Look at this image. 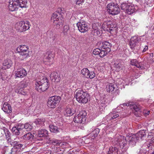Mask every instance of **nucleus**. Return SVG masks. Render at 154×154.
I'll return each mask as SVG.
<instances>
[{"instance_id":"obj_1","label":"nucleus","mask_w":154,"mask_h":154,"mask_svg":"<svg viewBox=\"0 0 154 154\" xmlns=\"http://www.w3.org/2000/svg\"><path fill=\"white\" fill-rule=\"evenodd\" d=\"M64 12V10L61 8H59L57 11L52 14L51 20L57 29H59L60 26L63 25V20H62V18Z\"/></svg>"},{"instance_id":"obj_2","label":"nucleus","mask_w":154,"mask_h":154,"mask_svg":"<svg viewBox=\"0 0 154 154\" xmlns=\"http://www.w3.org/2000/svg\"><path fill=\"white\" fill-rule=\"evenodd\" d=\"M75 95L76 100L79 103L85 104L90 100V96L88 93L82 89L76 90Z\"/></svg>"},{"instance_id":"obj_3","label":"nucleus","mask_w":154,"mask_h":154,"mask_svg":"<svg viewBox=\"0 0 154 154\" xmlns=\"http://www.w3.org/2000/svg\"><path fill=\"white\" fill-rule=\"evenodd\" d=\"M116 2H111L107 4L106 6L107 10L109 13L112 15H117L120 13V9L118 5L119 0H116Z\"/></svg>"},{"instance_id":"obj_4","label":"nucleus","mask_w":154,"mask_h":154,"mask_svg":"<svg viewBox=\"0 0 154 154\" xmlns=\"http://www.w3.org/2000/svg\"><path fill=\"white\" fill-rule=\"evenodd\" d=\"M48 82L47 78H45L40 81L36 82L35 83V89L39 92L45 91L48 88Z\"/></svg>"},{"instance_id":"obj_5","label":"nucleus","mask_w":154,"mask_h":154,"mask_svg":"<svg viewBox=\"0 0 154 154\" xmlns=\"http://www.w3.org/2000/svg\"><path fill=\"white\" fill-rule=\"evenodd\" d=\"M29 22L27 20L22 21L17 23L15 28L20 32H22L30 28Z\"/></svg>"},{"instance_id":"obj_6","label":"nucleus","mask_w":154,"mask_h":154,"mask_svg":"<svg viewBox=\"0 0 154 154\" xmlns=\"http://www.w3.org/2000/svg\"><path fill=\"white\" fill-rule=\"evenodd\" d=\"M86 116V111L84 110H81L77 116L74 117L73 121L75 123L84 124L85 123L87 118Z\"/></svg>"},{"instance_id":"obj_7","label":"nucleus","mask_w":154,"mask_h":154,"mask_svg":"<svg viewBox=\"0 0 154 154\" xmlns=\"http://www.w3.org/2000/svg\"><path fill=\"white\" fill-rule=\"evenodd\" d=\"M61 100V97L58 96H54L50 97L47 102L48 106L51 108H54L59 103Z\"/></svg>"},{"instance_id":"obj_8","label":"nucleus","mask_w":154,"mask_h":154,"mask_svg":"<svg viewBox=\"0 0 154 154\" xmlns=\"http://www.w3.org/2000/svg\"><path fill=\"white\" fill-rule=\"evenodd\" d=\"M78 29L81 33H85L87 32L89 29L87 23L83 20H80L76 24Z\"/></svg>"},{"instance_id":"obj_9","label":"nucleus","mask_w":154,"mask_h":154,"mask_svg":"<svg viewBox=\"0 0 154 154\" xmlns=\"http://www.w3.org/2000/svg\"><path fill=\"white\" fill-rule=\"evenodd\" d=\"M111 44L107 41L103 42L100 43V48L106 56L111 51Z\"/></svg>"},{"instance_id":"obj_10","label":"nucleus","mask_w":154,"mask_h":154,"mask_svg":"<svg viewBox=\"0 0 154 154\" xmlns=\"http://www.w3.org/2000/svg\"><path fill=\"white\" fill-rule=\"evenodd\" d=\"M116 25L114 23L111 21H105L102 25V27L105 31L111 32L112 31L113 29L116 27Z\"/></svg>"},{"instance_id":"obj_11","label":"nucleus","mask_w":154,"mask_h":154,"mask_svg":"<svg viewBox=\"0 0 154 154\" xmlns=\"http://www.w3.org/2000/svg\"><path fill=\"white\" fill-rule=\"evenodd\" d=\"M121 105L125 106H129L130 108L132 109L135 115H137V112H139L140 110V108L139 106L134 102H130L124 103Z\"/></svg>"},{"instance_id":"obj_12","label":"nucleus","mask_w":154,"mask_h":154,"mask_svg":"<svg viewBox=\"0 0 154 154\" xmlns=\"http://www.w3.org/2000/svg\"><path fill=\"white\" fill-rule=\"evenodd\" d=\"M141 41V38L140 37L135 36L132 37L129 42V45L131 48L133 49L135 48L136 45L139 43Z\"/></svg>"},{"instance_id":"obj_13","label":"nucleus","mask_w":154,"mask_h":154,"mask_svg":"<svg viewBox=\"0 0 154 154\" xmlns=\"http://www.w3.org/2000/svg\"><path fill=\"white\" fill-rule=\"evenodd\" d=\"M37 136L40 137H44L47 139H50L48 135V131L45 129H41L39 130Z\"/></svg>"},{"instance_id":"obj_14","label":"nucleus","mask_w":154,"mask_h":154,"mask_svg":"<svg viewBox=\"0 0 154 154\" xmlns=\"http://www.w3.org/2000/svg\"><path fill=\"white\" fill-rule=\"evenodd\" d=\"M27 74L26 71L24 69H18L17 71L16 72L15 75L17 77L23 78Z\"/></svg>"},{"instance_id":"obj_15","label":"nucleus","mask_w":154,"mask_h":154,"mask_svg":"<svg viewBox=\"0 0 154 154\" xmlns=\"http://www.w3.org/2000/svg\"><path fill=\"white\" fill-rule=\"evenodd\" d=\"M34 135L30 132H28L24 135L21 138L23 140L29 141H32L34 139Z\"/></svg>"},{"instance_id":"obj_16","label":"nucleus","mask_w":154,"mask_h":154,"mask_svg":"<svg viewBox=\"0 0 154 154\" xmlns=\"http://www.w3.org/2000/svg\"><path fill=\"white\" fill-rule=\"evenodd\" d=\"M23 145L21 144H16L13 146V148L10 149L8 153L11 154H16L17 151V149H19L23 147Z\"/></svg>"},{"instance_id":"obj_17","label":"nucleus","mask_w":154,"mask_h":154,"mask_svg":"<svg viewBox=\"0 0 154 154\" xmlns=\"http://www.w3.org/2000/svg\"><path fill=\"white\" fill-rule=\"evenodd\" d=\"M2 109L5 112L8 113L11 112V105L7 102H5L4 103Z\"/></svg>"},{"instance_id":"obj_18","label":"nucleus","mask_w":154,"mask_h":154,"mask_svg":"<svg viewBox=\"0 0 154 154\" xmlns=\"http://www.w3.org/2000/svg\"><path fill=\"white\" fill-rule=\"evenodd\" d=\"M127 137L128 140V141L129 142V143L132 145H135L137 140H138L137 137L136 136V134L130 136L129 137L127 136Z\"/></svg>"},{"instance_id":"obj_19","label":"nucleus","mask_w":154,"mask_h":154,"mask_svg":"<svg viewBox=\"0 0 154 154\" xmlns=\"http://www.w3.org/2000/svg\"><path fill=\"white\" fill-rule=\"evenodd\" d=\"M2 134H5L7 142L9 143V140H11V134L10 133L9 131L6 128H4L2 130Z\"/></svg>"},{"instance_id":"obj_20","label":"nucleus","mask_w":154,"mask_h":154,"mask_svg":"<svg viewBox=\"0 0 154 154\" xmlns=\"http://www.w3.org/2000/svg\"><path fill=\"white\" fill-rule=\"evenodd\" d=\"M75 112V109L67 107L64 112V115L66 116H69L72 115Z\"/></svg>"},{"instance_id":"obj_21","label":"nucleus","mask_w":154,"mask_h":154,"mask_svg":"<svg viewBox=\"0 0 154 154\" xmlns=\"http://www.w3.org/2000/svg\"><path fill=\"white\" fill-rule=\"evenodd\" d=\"M12 63L10 60H5L3 63V66L2 67V69H5L10 68L12 65Z\"/></svg>"},{"instance_id":"obj_22","label":"nucleus","mask_w":154,"mask_h":154,"mask_svg":"<svg viewBox=\"0 0 154 154\" xmlns=\"http://www.w3.org/2000/svg\"><path fill=\"white\" fill-rule=\"evenodd\" d=\"M50 77L52 79H54L55 82H57L60 81L61 78L58 73L54 72L50 75Z\"/></svg>"},{"instance_id":"obj_23","label":"nucleus","mask_w":154,"mask_h":154,"mask_svg":"<svg viewBox=\"0 0 154 154\" xmlns=\"http://www.w3.org/2000/svg\"><path fill=\"white\" fill-rule=\"evenodd\" d=\"M136 136L137 137L138 140L139 139L142 140H143L146 136L145 131L144 130H141L138 132L136 134Z\"/></svg>"},{"instance_id":"obj_24","label":"nucleus","mask_w":154,"mask_h":154,"mask_svg":"<svg viewBox=\"0 0 154 154\" xmlns=\"http://www.w3.org/2000/svg\"><path fill=\"white\" fill-rule=\"evenodd\" d=\"M135 9L134 5L133 4L130 3L125 13H127L128 14L131 15L135 12Z\"/></svg>"},{"instance_id":"obj_25","label":"nucleus","mask_w":154,"mask_h":154,"mask_svg":"<svg viewBox=\"0 0 154 154\" xmlns=\"http://www.w3.org/2000/svg\"><path fill=\"white\" fill-rule=\"evenodd\" d=\"M93 54L95 55H99L101 57H103L105 56L101 49L99 48H97L94 49L93 52Z\"/></svg>"},{"instance_id":"obj_26","label":"nucleus","mask_w":154,"mask_h":154,"mask_svg":"<svg viewBox=\"0 0 154 154\" xmlns=\"http://www.w3.org/2000/svg\"><path fill=\"white\" fill-rule=\"evenodd\" d=\"M54 57V55L51 52L48 51L46 53L44 58L47 61L49 62H51V60H53Z\"/></svg>"},{"instance_id":"obj_27","label":"nucleus","mask_w":154,"mask_h":154,"mask_svg":"<svg viewBox=\"0 0 154 154\" xmlns=\"http://www.w3.org/2000/svg\"><path fill=\"white\" fill-rule=\"evenodd\" d=\"M118 141L120 147L122 148L126 145L127 141L126 140V139L124 136H122L121 139L118 140Z\"/></svg>"},{"instance_id":"obj_28","label":"nucleus","mask_w":154,"mask_h":154,"mask_svg":"<svg viewBox=\"0 0 154 154\" xmlns=\"http://www.w3.org/2000/svg\"><path fill=\"white\" fill-rule=\"evenodd\" d=\"M19 7L21 8H26L27 3V0H16Z\"/></svg>"},{"instance_id":"obj_29","label":"nucleus","mask_w":154,"mask_h":154,"mask_svg":"<svg viewBox=\"0 0 154 154\" xmlns=\"http://www.w3.org/2000/svg\"><path fill=\"white\" fill-rule=\"evenodd\" d=\"M130 3L127 2H122L120 6L121 9L125 12Z\"/></svg>"},{"instance_id":"obj_30","label":"nucleus","mask_w":154,"mask_h":154,"mask_svg":"<svg viewBox=\"0 0 154 154\" xmlns=\"http://www.w3.org/2000/svg\"><path fill=\"white\" fill-rule=\"evenodd\" d=\"M119 149L115 147L111 146L109 148V151L107 154H118Z\"/></svg>"},{"instance_id":"obj_31","label":"nucleus","mask_w":154,"mask_h":154,"mask_svg":"<svg viewBox=\"0 0 154 154\" xmlns=\"http://www.w3.org/2000/svg\"><path fill=\"white\" fill-rule=\"evenodd\" d=\"M119 116V115L118 114L115 113L113 111L110 112L107 116V118L109 119V120H112L115 119Z\"/></svg>"},{"instance_id":"obj_32","label":"nucleus","mask_w":154,"mask_h":154,"mask_svg":"<svg viewBox=\"0 0 154 154\" xmlns=\"http://www.w3.org/2000/svg\"><path fill=\"white\" fill-rule=\"evenodd\" d=\"M28 46L25 45H20L17 48V51L18 52H22L28 51Z\"/></svg>"},{"instance_id":"obj_33","label":"nucleus","mask_w":154,"mask_h":154,"mask_svg":"<svg viewBox=\"0 0 154 154\" xmlns=\"http://www.w3.org/2000/svg\"><path fill=\"white\" fill-rule=\"evenodd\" d=\"M62 32L64 35H67L68 34L70 33L69 27V25H66L63 26Z\"/></svg>"},{"instance_id":"obj_34","label":"nucleus","mask_w":154,"mask_h":154,"mask_svg":"<svg viewBox=\"0 0 154 154\" xmlns=\"http://www.w3.org/2000/svg\"><path fill=\"white\" fill-rule=\"evenodd\" d=\"M122 62L121 60H116L115 61L114 64L115 67L117 69H120L122 67Z\"/></svg>"},{"instance_id":"obj_35","label":"nucleus","mask_w":154,"mask_h":154,"mask_svg":"<svg viewBox=\"0 0 154 154\" xmlns=\"http://www.w3.org/2000/svg\"><path fill=\"white\" fill-rule=\"evenodd\" d=\"M50 131L52 132L57 133L59 132L58 127L53 125H50L49 126Z\"/></svg>"},{"instance_id":"obj_36","label":"nucleus","mask_w":154,"mask_h":154,"mask_svg":"<svg viewBox=\"0 0 154 154\" xmlns=\"http://www.w3.org/2000/svg\"><path fill=\"white\" fill-rule=\"evenodd\" d=\"M116 86V84H110L107 85L106 87L107 91H108L109 92L113 91L115 89Z\"/></svg>"},{"instance_id":"obj_37","label":"nucleus","mask_w":154,"mask_h":154,"mask_svg":"<svg viewBox=\"0 0 154 154\" xmlns=\"http://www.w3.org/2000/svg\"><path fill=\"white\" fill-rule=\"evenodd\" d=\"M100 132V129L99 128H97L94 129L92 131V133L91 134V136L93 138H95L97 136Z\"/></svg>"},{"instance_id":"obj_38","label":"nucleus","mask_w":154,"mask_h":154,"mask_svg":"<svg viewBox=\"0 0 154 154\" xmlns=\"http://www.w3.org/2000/svg\"><path fill=\"white\" fill-rule=\"evenodd\" d=\"M45 121L44 119H38L35 121V123L37 125L42 126L44 125V123Z\"/></svg>"},{"instance_id":"obj_39","label":"nucleus","mask_w":154,"mask_h":154,"mask_svg":"<svg viewBox=\"0 0 154 154\" xmlns=\"http://www.w3.org/2000/svg\"><path fill=\"white\" fill-rule=\"evenodd\" d=\"M23 84H22L21 86V88H19L18 89H17L16 91V92H17V93H19L21 94L22 95H25L26 94V93L25 92L22 91L23 90V88H22V87H26V86L25 85L23 86Z\"/></svg>"},{"instance_id":"obj_40","label":"nucleus","mask_w":154,"mask_h":154,"mask_svg":"<svg viewBox=\"0 0 154 154\" xmlns=\"http://www.w3.org/2000/svg\"><path fill=\"white\" fill-rule=\"evenodd\" d=\"M19 52L20 53V57H21L22 59H25L29 56L28 51H26V52Z\"/></svg>"},{"instance_id":"obj_41","label":"nucleus","mask_w":154,"mask_h":154,"mask_svg":"<svg viewBox=\"0 0 154 154\" xmlns=\"http://www.w3.org/2000/svg\"><path fill=\"white\" fill-rule=\"evenodd\" d=\"M24 128L27 131H30L32 129V126L30 123H26L24 125Z\"/></svg>"},{"instance_id":"obj_42","label":"nucleus","mask_w":154,"mask_h":154,"mask_svg":"<svg viewBox=\"0 0 154 154\" xmlns=\"http://www.w3.org/2000/svg\"><path fill=\"white\" fill-rule=\"evenodd\" d=\"M11 131L13 134L16 135H18L20 134V130L18 129L16 126L13 127L11 129Z\"/></svg>"},{"instance_id":"obj_43","label":"nucleus","mask_w":154,"mask_h":154,"mask_svg":"<svg viewBox=\"0 0 154 154\" xmlns=\"http://www.w3.org/2000/svg\"><path fill=\"white\" fill-rule=\"evenodd\" d=\"M89 70L87 68H84L81 71L82 74L86 77L88 76Z\"/></svg>"},{"instance_id":"obj_44","label":"nucleus","mask_w":154,"mask_h":154,"mask_svg":"<svg viewBox=\"0 0 154 154\" xmlns=\"http://www.w3.org/2000/svg\"><path fill=\"white\" fill-rule=\"evenodd\" d=\"M147 144V147L151 149L152 148V146H154V137H152L150 140L149 143H146Z\"/></svg>"},{"instance_id":"obj_45","label":"nucleus","mask_w":154,"mask_h":154,"mask_svg":"<svg viewBox=\"0 0 154 154\" xmlns=\"http://www.w3.org/2000/svg\"><path fill=\"white\" fill-rule=\"evenodd\" d=\"M88 73V76L86 78L92 79L94 77L95 74L94 71L90 72L89 71Z\"/></svg>"},{"instance_id":"obj_46","label":"nucleus","mask_w":154,"mask_h":154,"mask_svg":"<svg viewBox=\"0 0 154 154\" xmlns=\"http://www.w3.org/2000/svg\"><path fill=\"white\" fill-rule=\"evenodd\" d=\"M91 33L95 36H97L98 35V33H99V31L97 28L94 29L93 28Z\"/></svg>"},{"instance_id":"obj_47","label":"nucleus","mask_w":154,"mask_h":154,"mask_svg":"<svg viewBox=\"0 0 154 154\" xmlns=\"http://www.w3.org/2000/svg\"><path fill=\"white\" fill-rule=\"evenodd\" d=\"M130 64L133 66H136L137 64L138 63L137 60L136 59L131 60L130 61Z\"/></svg>"},{"instance_id":"obj_48","label":"nucleus","mask_w":154,"mask_h":154,"mask_svg":"<svg viewBox=\"0 0 154 154\" xmlns=\"http://www.w3.org/2000/svg\"><path fill=\"white\" fill-rule=\"evenodd\" d=\"M17 128H18V130H20V131L22 130V129L24 128V125L20 123L16 126Z\"/></svg>"},{"instance_id":"obj_49","label":"nucleus","mask_w":154,"mask_h":154,"mask_svg":"<svg viewBox=\"0 0 154 154\" xmlns=\"http://www.w3.org/2000/svg\"><path fill=\"white\" fill-rule=\"evenodd\" d=\"M8 143L10 144L12 146H14L17 144L18 143L17 141H14V140H11V139L10 140H9V143Z\"/></svg>"},{"instance_id":"obj_50","label":"nucleus","mask_w":154,"mask_h":154,"mask_svg":"<svg viewBox=\"0 0 154 154\" xmlns=\"http://www.w3.org/2000/svg\"><path fill=\"white\" fill-rule=\"evenodd\" d=\"M136 66L140 69H144V67L143 66L140 65L138 63L137 64Z\"/></svg>"},{"instance_id":"obj_51","label":"nucleus","mask_w":154,"mask_h":154,"mask_svg":"<svg viewBox=\"0 0 154 154\" xmlns=\"http://www.w3.org/2000/svg\"><path fill=\"white\" fill-rule=\"evenodd\" d=\"M85 0H76L75 2H76V4L79 5L82 3L84 2Z\"/></svg>"},{"instance_id":"obj_52","label":"nucleus","mask_w":154,"mask_h":154,"mask_svg":"<svg viewBox=\"0 0 154 154\" xmlns=\"http://www.w3.org/2000/svg\"><path fill=\"white\" fill-rule=\"evenodd\" d=\"M146 151L143 149H141L140 151V154H145Z\"/></svg>"},{"instance_id":"obj_53","label":"nucleus","mask_w":154,"mask_h":154,"mask_svg":"<svg viewBox=\"0 0 154 154\" xmlns=\"http://www.w3.org/2000/svg\"><path fill=\"white\" fill-rule=\"evenodd\" d=\"M148 49V47L147 46H145V48L143 49V52H144L147 51Z\"/></svg>"},{"instance_id":"obj_54","label":"nucleus","mask_w":154,"mask_h":154,"mask_svg":"<svg viewBox=\"0 0 154 154\" xmlns=\"http://www.w3.org/2000/svg\"><path fill=\"white\" fill-rule=\"evenodd\" d=\"M140 75L139 73H136L135 75V77L136 78H137L140 76Z\"/></svg>"},{"instance_id":"obj_55","label":"nucleus","mask_w":154,"mask_h":154,"mask_svg":"<svg viewBox=\"0 0 154 154\" xmlns=\"http://www.w3.org/2000/svg\"><path fill=\"white\" fill-rule=\"evenodd\" d=\"M140 46L137 45V46H136V47L135 49H137V50H139L140 49Z\"/></svg>"},{"instance_id":"obj_56","label":"nucleus","mask_w":154,"mask_h":154,"mask_svg":"<svg viewBox=\"0 0 154 154\" xmlns=\"http://www.w3.org/2000/svg\"><path fill=\"white\" fill-rule=\"evenodd\" d=\"M145 2L147 4H150V2L148 1V0H144Z\"/></svg>"},{"instance_id":"obj_57","label":"nucleus","mask_w":154,"mask_h":154,"mask_svg":"<svg viewBox=\"0 0 154 154\" xmlns=\"http://www.w3.org/2000/svg\"><path fill=\"white\" fill-rule=\"evenodd\" d=\"M150 56L152 57L153 56V54L152 53H151L150 54Z\"/></svg>"},{"instance_id":"obj_58","label":"nucleus","mask_w":154,"mask_h":154,"mask_svg":"<svg viewBox=\"0 0 154 154\" xmlns=\"http://www.w3.org/2000/svg\"><path fill=\"white\" fill-rule=\"evenodd\" d=\"M51 142V143H52V142H54V143H56V142L55 141H53L52 140H50V142Z\"/></svg>"},{"instance_id":"obj_59","label":"nucleus","mask_w":154,"mask_h":154,"mask_svg":"<svg viewBox=\"0 0 154 154\" xmlns=\"http://www.w3.org/2000/svg\"><path fill=\"white\" fill-rule=\"evenodd\" d=\"M136 1L138 2H141V0H136Z\"/></svg>"},{"instance_id":"obj_60","label":"nucleus","mask_w":154,"mask_h":154,"mask_svg":"<svg viewBox=\"0 0 154 154\" xmlns=\"http://www.w3.org/2000/svg\"><path fill=\"white\" fill-rule=\"evenodd\" d=\"M149 111H148L146 113V114H147V115H149Z\"/></svg>"},{"instance_id":"obj_61","label":"nucleus","mask_w":154,"mask_h":154,"mask_svg":"<svg viewBox=\"0 0 154 154\" xmlns=\"http://www.w3.org/2000/svg\"><path fill=\"white\" fill-rule=\"evenodd\" d=\"M90 130H91V131H92L93 130V129H92V130H91V129H90Z\"/></svg>"},{"instance_id":"obj_62","label":"nucleus","mask_w":154,"mask_h":154,"mask_svg":"<svg viewBox=\"0 0 154 154\" xmlns=\"http://www.w3.org/2000/svg\"><path fill=\"white\" fill-rule=\"evenodd\" d=\"M15 68H17V66H15Z\"/></svg>"},{"instance_id":"obj_63","label":"nucleus","mask_w":154,"mask_h":154,"mask_svg":"<svg viewBox=\"0 0 154 154\" xmlns=\"http://www.w3.org/2000/svg\"><path fill=\"white\" fill-rule=\"evenodd\" d=\"M2 80H3L4 79H3L2 78Z\"/></svg>"}]
</instances>
